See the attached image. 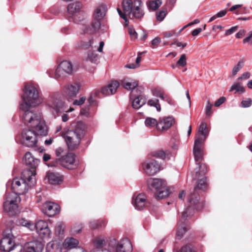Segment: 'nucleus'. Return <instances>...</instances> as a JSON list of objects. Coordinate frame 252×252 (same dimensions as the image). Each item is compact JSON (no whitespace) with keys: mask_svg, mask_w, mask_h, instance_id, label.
Masks as SVG:
<instances>
[{"mask_svg":"<svg viewBox=\"0 0 252 252\" xmlns=\"http://www.w3.org/2000/svg\"><path fill=\"white\" fill-rule=\"evenodd\" d=\"M121 82L123 87L128 90H133L138 86L137 82L130 78H125Z\"/></svg>","mask_w":252,"mask_h":252,"instance_id":"27","label":"nucleus"},{"mask_svg":"<svg viewBox=\"0 0 252 252\" xmlns=\"http://www.w3.org/2000/svg\"><path fill=\"white\" fill-rule=\"evenodd\" d=\"M199 171H196V178L199 177L200 174L204 175L207 172V166L205 164H202L199 166Z\"/></svg>","mask_w":252,"mask_h":252,"instance_id":"48","label":"nucleus"},{"mask_svg":"<svg viewBox=\"0 0 252 252\" xmlns=\"http://www.w3.org/2000/svg\"><path fill=\"white\" fill-rule=\"evenodd\" d=\"M207 187V178L204 177L202 179H198L197 185L194 187L193 189V192H191L188 201L192 208L199 210L203 206L202 202L199 201V195L197 192L198 189H204Z\"/></svg>","mask_w":252,"mask_h":252,"instance_id":"6","label":"nucleus"},{"mask_svg":"<svg viewBox=\"0 0 252 252\" xmlns=\"http://www.w3.org/2000/svg\"><path fill=\"white\" fill-rule=\"evenodd\" d=\"M149 188L152 191L156 192L165 186V181L157 178H150L147 181Z\"/></svg>","mask_w":252,"mask_h":252,"instance_id":"21","label":"nucleus"},{"mask_svg":"<svg viewBox=\"0 0 252 252\" xmlns=\"http://www.w3.org/2000/svg\"><path fill=\"white\" fill-rule=\"evenodd\" d=\"M48 226V223L46 221L43 220H39L35 224H32L30 227L31 230L35 229L37 233H38L42 229L46 228Z\"/></svg>","mask_w":252,"mask_h":252,"instance_id":"30","label":"nucleus"},{"mask_svg":"<svg viewBox=\"0 0 252 252\" xmlns=\"http://www.w3.org/2000/svg\"><path fill=\"white\" fill-rule=\"evenodd\" d=\"M20 200V197L16 193H6L3 204L4 211L10 216L15 215L17 212L18 203Z\"/></svg>","mask_w":252,"mask_h":252,"instance_id":"8","label":"nucleus"},{"mask_svg":"<svg viewBox=\"0 0 252 252\" xmlns=\"http://www.w3.org/2000/svg\"><path fill=\"white\" fill-rule=\"evenodd\" d=\"M212 104L209 101H207L206 106L205 107V114L207 116H211L213 113L212 111Z\"/></svg>","mask_w":252,"mask_h":252,"instance_id":"51","label":"nucleus"},{"mask_svg":"<svg viewBox=\"0 0 252 252\" xmlns=\"http://www.w3.org/2000/svg\"><path fill=\"white\" fill-rule=\"evenodd\" d=\"M105 222L102 220H93L90 222V227L93 229L104 226Z\"/></svg>","mask_w":252,"mask_h":252,"instance_id":"40","label":"nucleus"},{"mask_svg":"<svg viewBox=\"0 0 252 252\" xmlns=\"http://www.w3.org/2000/svg\"><path fill=\"white\" fill-rule=\"evenodd\" d=\"M100 94V93L99 92L95 91L91 94L88 98V102L90 105H95L96 104V102L94 100V98L96 97H100L99 96Z\"/></svg>","mask_w":252,"mask_h":252,"instance_id":"46","label":"nucleus"},{"mask_svg":"<svg viewBox=\"0 0 252 252\" xmlns=\"http://www.w3.org/2000/svg\"><path fill=\"white\" fill-rule=\"evenodd\" d=\"M238 29L237 26H234L231 27L230 29L225 31V35H229L236 32Z\"/></svg>","mask_w":252,"mask_h":252,"instance_id":"56","label":"nucleus"},{"mask_svg":"<svg viewBox=\"0 0 252 252\" xmlns=\"http://www.w3.org/2000/svg\"><path fill=\"white\" fill-rule=\"evenodd\" d=\"M35 177L34 172L28 169H24L20 178L13 179L11 182H8L7 186L10 185L12 190L11 193H16L17 195L23 194L27 192L30 188L35 184Z\"/></svg>","mask_w":252,"mask_h":252,"instance_id":"2","label":"nucleus"},{"mask_svg":"<svg viewBox=\"0 0 252 252\" xmlns=\"http://www.w3.org/2000/svg\"><path fill=\"white\" fill-rule=\"evenodd\" d=\"M133 204L137 210H142L146 204V197L143 194H139L134 199Z\"/></svg>","mask_w":252,"mask_h":252,"instance_id":"25","label":"nucleus"},{"mask_svg":"<svg viewBox=\"0 0 252 252\" xmlns=\"http://www.w3.org/2000/svg\"><path fill=\"white\" fill-rule=\"evenodd\" d=\"M152 93L153 95L159 97L162 100H165L167 96H164L163 90L160 88H155L153 90Z\"/></svg>","mask_w":252,"mask_h":252,"instance_id":"43","label":"nucleus"},{"mask_svg":"<svg viewBox=\"0 0 252 252\" xmlns=\"http://www.w3.org/2000/svg\"><path fill=\"white\" fill-rule=\"evenodd\" d=\"M187 64L186 57L185 54H182L177 63L176 65L184 66Z\"/></svg>","mask_w":252,"mask_h":252,"instance_id":"49","label":"nucleus"},{"mask_svg":"<svg viewBox=\"0 0 252 252\" xmlns=\"http://www.w3.org/2000/svg\"><path fill=\"white\" fill-rule=\"evenodd\" d=\"M23 160L25 164L27 166V168L26 169L33 171L34 177H35V169L39 164L40 160L34 158L30 152H27L25 154Z\"/></svg>","mask_w":252,"mask_h":252,"instance_id":"18","label":"nucleus"},{"mask_svg":"<svg viewBox=\"0 0 252 252\" xmlns=\"http://www.w3.org/2000/svg\"><path fill=\"white\" fill-rule=\"evenodd\" d=\"M46 106L55 117L61 113L71 112L73 110L71 108H69L65 102L56 94H54L49 98L46 102Z\"/></svg>","mask_w":252,"mask_h":252,"instance_id":"5","label":"nucleus"},{"mask_svg":"<svg viewBox=\"0 0 252 252\" xmlns=\"http://www.w3.org/2000/svg\"><path fill=\"white\" fill-rule=\"evenodd\" d=\"M82 7V4L79 2L71 3L67 6V11L70 14L71 18L77 12L80 11Z\"/></svg>","mask_w":252,"mask_h":252,"instance_id":"26","label":"nucleus"},{"mask_svg":"<svg viewBox=\"0 0 252 252\" xmlns=\"http://www.w3.org/2000/svg\"><path fill=\"white\" fill-rule=\"evenodd\" d=\"M106 12V7L105 5H101L97 7L93 14L94 21L92 22L90 27L86 28L84 29V32L93 33L97 31L100 27V21L105 16Z\"/></svg>","mask_w":252,"mask_h":252,"instance_id":"9","label":"nucleus"},{"mask_svg":"<svg viewBox=\"0 0 252 252\" xmlns=\"http://www.w3.org/2000/svg\"><path fill=\"white\" fill-rule=\"evenodd\" d=\"M59 164L69 169L75 168L77 165L75 161V155L72 153H68L51 161L48 165L53 167Z\"/></svg>","mask_w":252,"mask_h":252,"instance_id":"12","label":"nucleus"},{"mask_svg":"<svg viewBox=\"0 0 252 252\" xmlns=\"http://www.w3.org/2000/svg\"><path fill=\"white\" fill-rule=\"evenodd\" d=\"M123 9L124 13L117 8V11L120 17L125 20V25H127L126 16L130 18H141L144 16V12L141 7V1L136 0L133 1L132 0H123Z\"/></svg>","mask_w":252,"mask_h":252,"instance_id":"3","label":"nucleus"},{"mask_svg":"<svg viewBox=\"0 0 252 252\" xmlns=\"http://www.w3.org/2000/svg\"><path fill=\"white\" fill-rule=\"evenodd\" d=\"M98 59V56L95 51H89L88 53L87 61L92 63H96Z\"/></svg>","mask_w":252,"mask_h":252,"instance_id":"41","label":"nucleus"},{"mask_svg":"<svg viewBox=\"0 0 252 252\" xmlns=\"http://www.w3.org/2000/svg\"><path fill=\"white\" fill-rule=\"evenodd\" d=\"M85 100V97H82L79 100H74L73 103L75 105H81L84 103Z\"/></svg>","mask_w":252,"mask_h":252,"instance_id":"58","label":"nucleus"},{"mask_svg":"<svg viewBox=\"0 0 252 252\" xmlns=\"http://www.w3.org/2000/svg\"><path fill=\"white\" fill-rule=\"evenodd\" d=\"M78 46L84 49H87L90 47H94L93 39H89L87 41H81L78 45Z\"/></svg>","mask_w":252,"mask_h":252,"instance_id":"37","label":"nucleus"},{"mask_svg":"<svg viewBox=\"0 0 252 252\" xmlns=\"http://www.w3.org/2000/svg\"><path fill=\"white\" fill-rule=\"evenodd\" d=\"M168 155V153H166L164 151L162 150H158L152 153V156L153 157L161 159H164L166 157V156Z\"/></svg>","mask_w":252,"mask_h":252,"instance_id":"47","label":"nucleus"},{"mask_svg":"<svg viewBox=\"0 0 252 252\" xmlns=\"http://www.w3.org/2000/svg\"><path fill=\"white\" fill-rule=\"evenodd\" d=\"M37 233L42 239H48L51 238L52 232L48 226Z\"/></svg>","mask_w":252,"mask_h":252,"instance_id":"35","label":"nucleus"},{"mask_svg":"<svg viewBox=\"0 0 252 252\" xmlns=\"http://www.w3.org/2000/svg\"><path fill=\"white\" fill-rule=\"evenodd\" d=\"M19 223L22 225H23L24 226L27 227L30 230H31V227H30L31 225L32 224H33V223H32V222L26 220L25 219H20V220H19Z\"/></svg>","mask_w":252,"mask_h":252,"instance_id":"53","label":"nucleus"},{"mask_svg":"<svg viewBox=\"0 0 252 252\" xmlns=\"http://www.w3.org/2000/svg\"><path fill=\"white\" fill-rule=\"evenodd\" d=\"M109 248L113 252H132L133 248L131 242L127 238L118 241L112 239L109 242Z\"/></svg>","mask_w":252,"mask_h":252,"instance_id":"11","label":"nucleus"},{"mask_svg":"<svg viewBox=\"0 0 252 252\" xmlns=\"http://www.w3.org/2000/svg\"><path fill=\"white\" fill-rule=\"evenodd\" d=\"M79 241L73 237L66 238L63 243L65 248L71 249L76 248L79 245Z\"/></svg>","mask_w":252,"mask_h":252,"instance_id":"29","label":"nucleus"},{"mask_svg":"<svg viewBox=\"0 0 252 252\" xmlns=\"http://www.w3.org/2000/svg\"><path fill=\"white\" fill-rule=\"evenodd\" d=\"M64 151L62 148H58L56 150V155L58 157H61L63 154Z\"/></svg>","mask_w":252,"mask_h":252,"instance_id":"63","label":"nucleus"},{"mask_svg":"<svg viewBox=\"0 0 252 252\" xmlns=\"http://www.w3.org/2000/svg\"><path fill=\"white\" fill-rule=\"evenodd\" d=\"M80 85L77 83L68 84L63 89V92L68 97H75L79 92Z\"/></svg>","mask_w":252,"mask_h":252,"instance_id":"23","label":"nucleus"},{"mask_svg":"<svg viewBox=\"0 0 252 252\" xmlns=\"http://www.w3.org/2000/svg\"><path fill=\"white\" fill-rule=\"evenodd\" d=\"M158 120L150 117L147 118L145 121V126L148 127H153L156 126L157 128L158 129Z\"/></svg>","mask_w":252,"mask_h":252,"instance_id":"36","label":"nucleus"},{"mask_svg":"<svg viewBox=\"0 0 252 252\" xmlns=\"http://www.w3.org/2000/svg\"><path fill=\"white\" fill-rule=\"evenodd\" d=\"M191 206H189L188 208L185 209L182 213V218L178 224L177 230V236L179 239H181L183 235L187 231L186 224L183 220H185L188 217H190L193 215L192 210Z\"/></svg>","mask_w":252,"mask_h":252,"instance_id":"15","label":"nucleus"},{"mask_svg":"<svg viewBox=\"0 0 252 252\" xmlns=\"http://www.w3.org/2000/svg\"><path fill=\"white\" fill-rule=\"evenodd\" d=\"M251 76V74L249 72H244L240 77L238 78V80H246L249 79Z\"/></svg>","mask_w":252,"mask_h":252,"instance_id":"61","label":"nucleus"},{"mask_svg":"<svg viewBox=\"0 0 252 252\" xmlns=\"http://www.w3.org/2000/svg\"><path fill=\"white\" fill-rule=\"evenodd\" d=\"M174 122V120L172 117H161L158 120V131L167 130L173 125Z\"/></svg>","mask_w":252,"mask_h":252,"instance_id":"22","label":"nucleus"},{"mask_svg":"<svg viewBox=\"0 0 252 252\" xmlns=\"http://www.w3.org/2000/svg\"><path fill=\"white\" fill-rule=\"evenodd\" d=\"M44 246L42 242L35 240L27 243L24 249L26 252H42Z\"/></svg>","mask_w":252,"mask_h":252,"instance_id":"20","label":"nucleus"},{"mask_svg":"<svg viewBox=\"0 0 252 252\" xmlns=\"http://www.w3.org/2000/svg\"><path fill=\"white\" fill-rule=\"evenodd\" d=\"M166 13L165 11H161L157 13V19L158 21H161L165 17Z\"/></svg>","mask_w":252,"mask_h":252,"instance_id":"55","label":"nucleus"},{"mask_svg":"<svg viewBox=\"0 0 252 252\" xmlns=\"http://www.w3.org/2000/svg\"><path fill=\"white\" fill-rule=\"evenodd\" d=\"M22 97L20 108L24 112L22 115L23 123L25 125L35 127L41 135L46 136L48 134L47 127L41 115L29 110L31 107H35L41 103L38 90L32 85L27 84L25 86Z\"/></svg>","mask_w":252,"mask_h":252,"instance_id":"1","label":"nucleus"},{"mask_svg":"<svg viewBox=\"0 0 252 252\" xmlns=\"http://www.w3.org/2000/svg\"><path fill=\"white\" fill-rule=\"evenodd\" d=\"M243 62H239L237 65H236L232 69V75H235L243 67Z\"/></svg>","mask_w":252,"mask_h":252,"instance_id":"50","label":"nucleus"},{"mask_svg":"<svg viewBox=\"0 0 252 252\" xmlns=\"http://www.w3.org/2000/svg\"><path fill=\"white\" fill-rule=\"evenodd\" d=\"M64 225L63 222H58L55 227V233L57 235H62L63 233Z\"/></svg>","mask_w":252,"mask_h":252,"instance_id":"39","label":"nucleus"},{"mask_svg":"<svg viewBox=\"0 0 252 252\" xmlns=\"http://www.w3.org/2000/svg\"><path fill=\"white\" fill-rule=\"evenodd\" d=\"M120 83L117 81H113L107 86L102 88L100 93L109 95L115 94L119 87Z\"/></svg>","mask_w":252,"mask_h":252,"instance_id":"24","label":"nucleus"},{"mask_svg":"<svg viewBox=\"0 0 252 252\" xmlns=\"http://www.w3.org/2000/svg\"><path fill=\"white\" fill-rule=\"evenodd\" d=\"M48 252H61L62 247L60 244L55 241L49 242L46 246Z\"/></svg>","mask_w":252,"mask_h":252,"instance_id":"31","label":"nucleus"},{"mask_svg":"<svg viewBox=\"0 0 252 252\" xmlns=\"http://www.w3.org/2000/svg\"><path fill=\"white\" fill-rule=\"evenodd\" d=\"M243 43H248L250 44H252V32H250L249 35L244 39Z\"/></svg>","mask_w":252,"mask_h":252,"instance_id":"60","label":"nucleus"},{"mask_svg":"<svg viewBox=\"0 0 252 252\" xmlns=\"http://www.w3.org/2000/svg\"><path fill=\"white\" fill-rule=\"evenodd\" d=\"M147 104L150 106L155 107L158 111H160L161 110L160 105L158 99H149L147 102Z\"/></svg>","mask_w":252,"mask_h":252,"instance_id":"45","label":"nucleus"},{"mask_svg":"<svg viewBox=\"0 0 252 252\" xmlns=\"http://www.w3.org/2000/svg\"><path fill=\"white\" fill-rule=\"evenodd\" d=\"M144 88L138 87L135 92L137 94H134V92H132L130 94V99H132V106L133 108L138 109L144 105L146 102V97L143 93Z\"/></svg>","mask_w":252,"mask_h":252,"instance_id":"14","label":"nucleus"},{"mask_svg":"<svg viewBox=\"0 0 252 252\" xmlns=\"http://www.w3.org/2000/svg\"><path fill=\"white\" fill-rule=\"evenodd\" d=\"M46 177L48 178L49 182L51 184H58L63 180L62 177L58 173H48Z\"/></svg>","mask_w":252,"mask_h":252,"instance_id":"28","label":"nucleus"},{"mask_svg":"<svg viewBox=\"0 0 252 252\" xmlns=\"http://www.w3.org/2000/svg\"><path fill=\"white\" fill-rule=\"evenodd\" d=\"M202 29L200 28L194 29L192 31L191 34L193 36H197L200 32H202Z\"/></svg>","mask_w":252,"mask_h":252,"instance_id":"64","label":"nucleus"},{"mask_svg":"<svg viewBox=\"0 0 252 252\" xmlns=\"http://www.w3.org/2000/svg\"><path fill=\"white\" fill-rule=\"evenodd\" d=\"M86 126L82 122L75 124L73 130H68L63 136L68 148L73 150L78 147L85 135Z\"/></svg>","mask_w":252,"mask_h":252,"instance_id":"4","label":"nucleus"},{"mask_svg":"<svg viewBox=\"0 0 252 252\" xmlns=\"http://www.w3.org/2000/svg\"><path fill=\"white\" fill-rule=\"evenodd\" d=\"M225 100V98L223 96L220 97L218 99L215 103V106L216 107H219L221 104H222L223 102H224Z\"/></svg>","mask_w":252,"mask_h":252,"instance_id":"59","label":"nucleus"},{"mask_svg":"<svg viewBox=\"0 0 252 252\" xmlns=\"http://www.w3.org/2000/svg\"><path fill=\"white\" fill-rule=\"evenodd\" d=\"M14 239V237L11 233V229L4 231L3 237L0 242V250L10 252L17 245L15 243Z\"/></svg>","mask_w":252,"mask_h":252,"instance_id":"13","label":"nucleus"},{"mask_svg":"<svg viewBox=\"0 0 252 252\" xmlns=\"http://www.w3.org/2000/svg\"><path fill=\"white\" fill-rule=\"evenodd\" d=\"M128 32L132 39H136L137 37V33L133 29V27L130 26L128 28Z\"/></svg>","mask_w":252,"mask_h":252,"instance_id":"52","label":"nucleus"},{"mask_svg":"<svg viewBox=\"0 0 252 252\" xmlns=\"http://www.w3.org/2000/svg\"><path fill=\"white\" fill-rule=\"evenodd\" d=\"M180 252H194L192 251L190 246L186 245L183 247L181 249Z\"/></svg>","mask_w":252,"mask_h":252,"instance_id":"62","label":"nucleus"},{"mask_svg":"<svg viewBox=\"0 0 252 252\" xmlns=\"http://www.w3.org/2000/svg\"><path fill=\"white\" fill-rule=\"evenodd\" d=\"M143 168L146 174L152 176L159 170L160 165L155 159H148L143 163Z\"/></svg>","mask_w":252,"mask_h":252,"instance_id":"17","label":"nucleus"},{"mask_svg":"<svg viewBox=\"0 0 252 252\" xmlns=\"http://www.w3.org/2000/svg\"><path fill=\"white\" fill-rule=\"evenodd\" d=\"M72 71L71 63L67 61H63L59 64L55 71L54 69H49L46 72L49 77L56 79H63L68 75L71 74Z\"/></svg>","mask_w":252,"mask_h":252,"instance_id":"7","label":"nucleus"},{"mask_svg":"<svg viewBox=\"0 0 252 252\" xmlns=\"http://www.w3.org/2000/svg\"><path fill=\"white\" fill-rule=\"evenodd\" d=\"M105 240L104 238L97 237L94 240V243L95 247L94 250L103 249L102 247L104 245Z\"/></svg>","mask_w":252,"mask_h":252,"instance_id":"34","label":"nucleus"},{"mask_svg":"<svg viewBox=\"0 0 252 252\" xmlns=\"http://www.w3.org/2000/svg\"><path fill=\"white\" fill-rule=\"evenodd\" d=\"M235 91V93H240L241 94H243L245 92V88L241 85L240 83H237L233 84L230 90V91Z\"/></svg>","mask_w":252,"mask_h":252,"instance_id":"42","label":"nucleus"},{"mask_svg":"<svg viewBox=\"0 0 252 252\" xmlns=\"http://www.w3.org/2000/svg\"><path fill=\"white\" fill-rule=\"evenodd\" d=\"M26 125L28 126L27 125ZM30 127H32L31 126ZM32 128H34L35 131L25 128L23 130L21 133V142L23 145L28 147H33L36 145L37 143V134L44 136L38 133L35 127H32Z\"/></svg>","mask_w":252,"mask_h":252,"instance_id":"10","label":"nucleus"},{"mask_svg":"<svg viewBox=\"0 0 252 252\" xmlns=\"http://www.w3.org/2000/svg\"><path fill=\"white\" fill-rule=\"evenodd\" d=\"M91 252H113L112 249H110L109 248V244L108 245V248H104L103 249L93 250Z\"/></svg>","mask_w":252,"mask_h":252,"instance_id":"57","label":"nucleus"},{"mask_svg":"<svg viewBox=\"0 0 252 252\" xmlns=\"http://www.w3.org/2000/svg\"><path fill=\"white\" fill-rule=\"evenodd\" d=\"M203 143V140L199 136H197L194 141L193 152L194 159L197 165L199 164L200 162L203 158V151L202 145Z\"/></svg>","mask_w":252,"mask_h":252,"instance_id":"16","label":"nucleus"},{"mask_svg":"<svg viewBox=\"0 0 252 252\" xmlns=\"http://www.w3.org/2000/svg\"><path fill=\"white\" fill-rule=\"evenodd\" d=\"M252 101L251 98H248L246 100H242L241 102V106L244 108L249 107L252 105Z\"/></svg>","mask_w":252,"mask_h":252,"instance_id":"54","label":"nucleus"},{"mask_svg":"<svg viewBox=\"0 0 252 252\" xmlns=\"http://www.w3.org/2000/svg\"><path fill=\"white\" fill-rule=\"evenodd\" d=\"M42 211L47 216L52 217L60 212V207L57 204L54 202H46L42 205Z\"/></svg>","mask_w":252,"mask_h":252,"instance_id":"19","label":"nucleus"},{"mask_svg":"<svg viewBox=\"0 0 252 252\" xmlns=\"http://www.w3.org/2000/svg\"><path fill=\"white\" fill-rule=\"evenodd\" d=\"M170 192V189L166 188L165 186L163 189L157 192V196L158 199H162L167 197Z\"/></svg>","mask_w":252,"mask_h":252,"instance_id":"33","label":"nucleus"},{"mask_svg":"<svg viewBox=\"0 0 252 252\" xmlns=\"http://www.w3.org/2000/svg\"><path fill=\"white\" fill-rule=\"evenodd\" d=\"M198 132L202 136L200 135H198V136L200 137L203 140V142H204L209 134V131L207 128L206 123L204 122L201 123L199 127Z\"/></svg>","mask_w":252,"mask_h":252,"instance_id":"32","label":"nucleus"},{"mask_svg":"<svg viewBox=\"0 0 252 252\" xmlns=\"http://www.w3.org/2000/svg\"><path fill=\"white\" fill-rule=\"evenodd\" d=\"M85 17V13L82 11H80L77 12L75 15L71 17L72 20L75 23H78L79 22L83 21Z\"/></svg>","mask_w":252,"mask_h":252,"instance_id":"38","label":"nucleus"},{"mask_svg":"<svg viewBox=\"0 0 252 252\" xmlns=\"http://www.w3.org/2000/svg\"><path fill=\"white\" fill-rule=\"evenodd\" d=\"M161 3V0H152L149 2L148 7L150 9L156 10L160 6Z\"/></svg>","mask_w":252,"mask_h":252,"instance_id":"44","label":"nucleus"}]
</instances>
